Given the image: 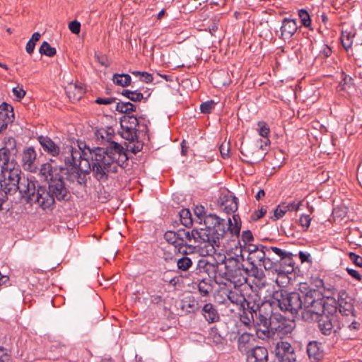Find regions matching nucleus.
Masks as SVG:
<instances>
[{"instance_id": "72a5a7b5", "label": "nucleus", "mask_w": 362, "mask_h": 362, "mask_svg": "<svg viewBox=\"0 0 362 362\" xmlns=\"http://www.w3.org/2000/svg\"><path fill=\"white\" fill-rule=\"evenodd\" d=\"M0 119H4L8 123H12L14 119V112L13 107L6 103H3L0 105Z\"/></svg>"}, {"instance_id": "f704fd0d", "label": "nucleus", "mask_w": 362, "mask_h": 362, "mask_svg": "<svg viewBox=\"0 0 362 362\" xmlns=\"http://www.w3.org/2000/svg\"><path fill=\"white\" fill-rule=\"evenodd\" d=\"M255 323L258 326L256 329V334L259 339L269 338L274 334L270 329L269 322L260 323V322H255Z\"/></svg>"}, {"instance_id": "c85d7f7f", "label": "nucleus", "mask_w": 362, "mask_h": 362, "mask_svg": "<svg viewBox=\"0 0 362 362\" xmlns=\"http://www.w3.org/2000/svg\"><path fill=\"white\" fill-rule=\"evenodd\" d=\"M356 39V33L353 30H342L341 35V42L349 55L353 49L354 45L355 44V40Z\"/></svg>"}, {"instance_id": "2f4dec72", "label": "nucleus", "mask_w": 362, "mask_h": 362, "mask_svg": "<svg viewBox=\"0 0 362 362\" xmlns=\"http://www.w3.org/2000/svg\"><path fill=\"white\" fill-rule=\"evenodd\" d=\"M259 249L257 250L256 252H251L247 257V260L251 265H259L261 266L262 262L264 259L265 257L268 255L267 247L260 245Z\"/></svg>"}, {"instance_id": "680f3d73", "label": "nucleus", "mask_w": 362, "mask_h": 362, "mask_svg": "<svg viewBox=\"0 0 362 362\" xmlns=\"http://www.w3.org/2000/svg\"><path fill=\"white\" fill-rule=\"evenodd\" d=\"M69 28L74 34H78L81 30V23L77 21H71L69 23Z\"/></svg>"}, {"instance_id": "a211bd4d", "label": "nucleus", "mask_w": 362, "mask_h": 362, "mask_svg": "<svg viewBox=\"0 0 362 362\" xmlns=\"http://www.w3.org/2000/svg\"><path fill=\"white\" fill-rule=\"evenodd\" d=\"M250 290L251 293H245V300L243 305V309L249 310V313L252 318V320L255 321L254 315L257 316V309L258 306L263 302L261 299L260 296L255 291L252 290V286H250V288H247Z\"/></svg>"}, {"instance_id": "2eb2a0df", "label": "nucleus", "mask_w": 362, "mask_h": 362, "mask_svg": "<svg viewBox=\"0 0 362 362\" xmlns=\"http://www.w3.org/2000/svg\"><path fill=\"white\" fill-rule=\"evenodd\" d=\"M354 300L348 292L341 289L337 294V308L342 315L354 317Z\"/></svg>"}, {"instance_id": "58836bf2", "label": "nucleus", "mask_w": 362, "mask_h": 362, "mask_svg": "<svg viewBox=\"0 0 362 362\" xmlns=\"http://www.w3.org/2000/svg\"><path fill=\"white\" fill-rule=\"evenodd\" d=\"M307 352L310 359L318 361L322 357V354L316 341H311L308 344Z\"/></svg>"}, {"instance_id": "412c9836", "label": "nucleus", "mask_w": 362, "mask_h": 362, "mask_svg": "<svg viewBox=\"0 0 362 362\" xmlns=\"http://www.w3.org/2000/svg\"><path fill=\"white\" fill-rule=\"evenodd\" d=\"M296 20L285 18L283 19L280 28V38L286 40L291 39L298 30Z\"/></svg>"}, {"instance_id": "cd10ccee", "label": "nucleus", "mask_w": 362, "mask_h": 362, "mask_svg": "<svg viewBox=\"0 0 362 362\" xmlns=\"http://www.w3.org/2000/svg\"><path fill=\"white\" fill-rule=\"evenodd\" d=\"M255 338L247 332L243 333L238 339V349L242 353H248L253 346Z\"/></svg>"}, {"instance_id": "79ce46f5", "label": "nucleus", "mask_w": 362, "mask_h": 362, "mask_svg": "<svg viewBox=\"0 0 362 362\" xmlns=\"http://www.w3.org/2000/svg\"><path fill=\"white\" fill-rule=\"evenodd\" d=\"M210 280L203 279L199 281L197 284V288L199 293L202 296H207L209 293L212 291V285L209 283Z\"/></svg>"}, {"instance_id": "b1692460", "label": "nucleus", "mask_w": 362, "mask_h": 362, "mask_svg": "<svg viewBox=\"0 0 362 362\" xmlns=\"http://www.w3.org/2000/svg\"><path fill=\"white\" fill-rule=\"evenodd\" d=\"M247 362H268V351L264 346H256L247 353Z\"/></svg>"}, {"instance_id": "f3484780", "label": "nucleus", "mask_w": 362, "mask_h": 362, "mask_svg": "<svg viewBox=\"0 0 362 362\" xmlns=\"http://www.w3.org/2000/svg\"><path fill=\"white\" fill-rule=\"evenodd\" d=\"M276 356L281 362H294L296 355L294 349L287 341L278 342L276 346Z\"/></svg>"}, {"instance_id": "f257e3e1", "label": "nucleus", "mask_w": 362, "mask_h": 362, "mask_svg": "<svg viewBox=\"0 0 362 362\" xmlns=\"http://www.w3.org/2000/svg\"><path fill=\"white\" fill-rule=\"evenodd\" d=\"M107 142L104 148L97 147L93 149L87 148L92 160V168L95 177L99 181H106L108 174L117 172L118 167L125 168L128 157L124 148L112 140L114 129H100L98 136Z\"/></svg>"}, {"instance_id": "c9c22d12", "label": "nucleus", "mask_w": 362, "mask_h": 362, "mask_svg": "<svg viewBox=\"0 0 362 362\" xmlns=\"http://www.w3.org/2000/svg\"><path fill=\"white\" fill-rule=\"evenodd\" d=\"M122 132L121 136L124 139L134 142L138 138L137 136V129L136 127H128V126H121Z\"/></svg>"}, {"instance_id": "9b49d317", "label": "nucleus", "mask_w": 362, "mask_h": 362, "mask_svg": "<svg viewBox=\"0 0 362 362\" xmlns=\"http://www.w3.org/2000/svg\"><path fill=\"white\" fill-rule=\"evenodd\" d=\"M47 190L56 201L66 202L70 198V192L66 186L63 176H59L48 182Z\"/></svg>"}, {"instance_id": "e2e57ef3", "label": "nucleus", "mask_w": 362, "mask_h": 362, "mask_svg": "<svg viewBox=\"0 0 362 362\" xmlns=\"http://www.w3.org/2000/svg\"><path fill=\"white\" fill-rule=\"evenodd\" d=\"M241 239L245 244H247L254 240V237L250 230H245L242 233Z\"/></svg>"}, {"instance_id": "39448f33", "label": "nucleus", "mask_w": 362, "mask_h": 362, "mask_svg": "<svg viewBox=\"0 0 362 362\" xmlns=\"http://www.w3.org/2000/svg\"><path fill=\"white\" fill-rule=\"evenodd\" d=\"M302 319L308 322H313L318 315L324 312L325 300L320 292L316 289H310L302 296Z\"/></svg>"}, {"instance_id": "4be33fe9", "label": "nucleus", "mask_w": 362, "mask_h": 362, "mask_svg": "<svg viewBox=\"0 0 362 362\" xmlns=\"http://www.w3.org/2000/svg\"><path fill=\"white\" fill-rule=\"evenodd\" d=\"M238 207V198L232 194H225L220 198V208L226 214H232Z\"/></svg>"}, {"instance_id": "9d476101", "label": "nucleus", "mask_w": 362, "mask_h": 362, "mask_svg": "<svg viewBox=\"0 0 362 362\" xmlns=\"http://www.w3.org/2000/svg\"><path fill=\"white\" fill-rule=\"evenodd\" d=\"M270 329L273 334H276L279 337H283L291 333L295 327V322L281 314L277 313L272 317L269 322Z\"/></svg>"}, {"instance_id": "69168bd1", "label": "nucleus", "mask_w": 362, "mask_h": 362, "mask_svg": "<svg viewBox=\"0 0 362 362\" xmlns=\"http://www.w3.org/2000/svg\"><path fill=\"white\" fill-rule=\"evenodd\" d=\"M194 214L198 217L200 221V223L204 220V217L207 215H205L204 208L203 206H197L194 209Z\"/></svg>"}, {"instance_id": "7c9ffc66", "label": "nucleus", "mask_w": 362, "mask_h": 362, "mask_svg": "<svg viewBox=\"0 0 362 362\" xmlns=\"http://www.w3.org/2000/svg\"><path fill=\"white\" fill-rule=\"evenodd\" d=\"M66 93L70 100L78 101L82 98L86 91L81 83H71L66 88Z\"/></svg>"}, {"instance_id": "6e6d98bb", "label": "nucleus", "mask_w": 362, "mask_h": 362, "mask_svg": "<svg viewBox=\"0 0 362 362\" xmlns=\"http://www.w3.org/2000/svg\"><path fill=\"white\" fill-rule=\"evenodd\" d=\"M186 229L182 228L177 230L176 232L177 239L180 244V248L181 250H186L184 249V246L185 245V235H186Z\"/></svg>"}, {"instance_id": "ea45409f", "label": "nucleus", "mask_w": 362, "mask_h": 362, "mask_svg": "<svg viewBox=\"0 0 362 362\" xmlns=\"http://www.w3.org/2000/svg\"><path fill=\"white\" fill-rule=\"evenodd\" d=\"M136 106L130 102H119L117 103L115 107V110L124 113V115H129L132 112H135Z\"/></svg>"}, {"instance_id": "f03ea898", "label": "nucleus", "mask_w": 362, "mask_h": 362, "mask_svg": "<svg viewBox=\"0 0 362 362\" xmlns=\"http://www.w3.org/2000/svg\"><path fill=\"white\" fill-rule=\"evenodd\" d=\"M84 150L81 151V146L77 149L69 146L59 154L60 159L64 162V166L59 167V171L67 175L66 179L69 182L86 185V175L93 171L90 156Z\"/></svg>"}, {"instance_id": "e433bc0d", "label": "nucleus", "mask_w": 362, "mask_h": 362, "mask_svg": "<svg viewBox=\"0 0 362 362\" xmlns=\"http://www.w3.org/2000/svg\"><path fill=\"white\" fill-rule=\"evenodd\" d=\"M112 80L114 84L121 87H127L132 83V77L127 74H115Z\"/></svg>"}, {"instance_id": "f8f14e48", "label": "nucleus", "mask_w": 362, "mask_h": 362, "mask_svg": "<svg viewBox=\"0 0 362 362\" xmlns=\"http://www.w3.org/2000/svg\"><path fill=\"white\" fill-rule=\"evenodd\" d=\"M317 322L320 332L325 336H329L337 332L334 329L337 322V316L334 314H326L325 311L318 315L313 322Z\"/></svg>"}, {"instance_id": "1a4fd4ad", "label": "nucleus", "mask_w": 362, "mask_h": 362, "mask_svg": "<svg viewBox=\"0 0 362 362\" xmlns=\"http://www.w3.org/2000/svg\"><path fill=\"white\" fill-rule=\"evenodd\" d=\"M18 153L16 141L13 138H8L4 146L0 148V168L7 170L16 168V158Z\"/></svg>"}, {"instance_id": "37998d69", "label": "nucleus", "mask_w": 362, "mask_h": 362, "mask_svg": "<svg viewBox=\"0 0 362 362\" xmlns=\"http://www.w3.org/2000/svg\"><path fill=\"white\" fill-rule=\"evenodd\" d=\"M180 219L181 223L185 227H190L192 225V219L191 212L188 209H182L180 213Z\"/></svg>"}, {"instance_id": "a18cd8bd", "label": "nucleus", "mask_w": 362, "mask_h": 362, "mask_svg": "<svg viewBox=\"0 0 362 362\" xmlns=\"http://www.w3.org/2000/svg\"><path fill=\"white\" fill-rule=\"evenodd\" d=\"M257 266L258 265H252L251 269L249 270V274L250 273L252 276L259 281V285L261 284L262 286H264L265 283L263 282L262 280L265 279V274L262 269H259Z\"/></svg>"}, {"instance_id": "7ed1b4c3", "label": "nucleus", "mask_w": 362, "mask_h": 362, "mask_svg": "<svg viewBox=\"0 0 362 362\" xmlns=\"http://www.w3.org/2000/svg\"><path fill=\"white\" fill-rule=\"evenodd\" d=\"M233 221L228 218L227 221L219 218L216 214H209L204 217L205 228L203 231L206 235V240L209 242L214 250L220 247V240L229 232L232 237L238 236L241 228V221L239 215L233 214Z\"/></svg>"}, {"instance_id": "49530a36", "label": "nucleus", "mask_w": 362, "mask_h": 362, "mask_svg": "<svg viewBox=\"0 0 362 362\" xmlns=\"http://www.w3.org/2000/svg\"><path fill=\"white\" fill-rule=\"evenodd\" d=\"M257 126L259 127L258 128V133H259V134L261 136L267 139V141H264V144H265L266 146L268 145L270 143V141L268 139V136H269V132H270V129H269V126L264 121L258 122Z\"/></svg>"}, {"instance_id": "13d9d810", "label": "nucleus", "mask_w": 362, "mask_h": 362, "mask_svg": "<svg viewBox=\"0 0 362 362\" xmlns=\"http://www.w3.org/2000/svg\"><path fill=\"white\" fill-rule=\"evenodd\" d=\"M349 258L356 266L362 267V257L354 252H350L349 253Z\"/></svg>"}, {"instance_id": "bb28decb", "label": "nucleus", "mask_w": 362, "mask_h": 362, "mask_svg": "<svg viewBox=\"0 0 362 362\" xmlns=\"http://www.w3.org/2000/svg\"><path fill=\"white\" fill-rule=\"evenodd\" d=\"M201 313L209 323L218 322L220 319L216 305L211 303H206L203 306Z\"/></svg>"}, {"instance_id": "dca6fc26", "label": "nucleus", "mask_w": 362, "mask_h": 362, "mask_svg": "<svg viewBox=\"0 0 362 362\" xmlns=\"http://www.w3.org/2000/svg\"><path fill=\"white\" fill-rule=\"evenodd\" d=\"M55 201L47 189L37 185V193L33 202H37L40 207L44 210L52 211L54 207Z\"/></svg>"}, {"instance_id": "a878e982", "label": "nucleus", "mask_w": 362, "mask_h": 362, "mask_svg": "<svg viewBox=\"0 0 362 362\" xmlns=\"http://www.w3.org/2000/svg\"><path fill=\"white\" fill-rule=\"evenodd\" d=\"M40 173L48 182L54 178H58L59 176H62V174H64V172H60L59 168H54L50 163L42 164Z\"/></svg>"}, {"instance_id": "052dcab7", "label": "nucleus", "mask_w": 362, "mask_h": 362, "mask_svg": "<svg viewBox=\"0 0 362 362\" xmlns=\"http://www.w3.org/2000/svg\"><path fill=\"white\" fill-rule=\"evenodd\" d=\"M267 250L269 252L268 255H270L271 252H273L279 257V259L284 257V256H285L286 253L287 252L286 251L276 247H267Z\"/></svg>"}, {"instance_id": "473e14b6", "label": "nucleus", "mask_w": 362, "mask_h": 362, "mask_svg": "<svg viewBox=\"0 0 362 362\" xmlns=\"http://www.w3.org/2000/svg\"><path fill=\"white\" fill-rule=\"evenodd\" d=\"M293 254L291 252H287L286 255L284 256L281 259H279V268L283 266L284 268L281 270L284 272L291 273L294 271V260L293 259Z\"/></svg>"}, {"instance_id": "c756f323", "label": "nucleus", "mask_w": 362, "mask_h": 362, "mask_svg": "<svg viewBox=\"0 0 362 362\" xmlns=\"http://www.w3.org/2000/svg\"><path fill=\"white\" fill-rule=\"evenodd\" d=\"M301 202H293L291 203H283L277 206L274 211V216L276 219L282 218L287 211H298L300 209Z\"/></svg>"}, {"instance_id": "c03bdc74", "label": "nucleus", "mask_w": 362, "mask_h": 362, "mask_svg": "<svg viewBox=\"0 0 362 362\" xmlns=\"http://www.w3.org/2000/svg\"><path fill=\"white\" fill-rule=\"evenodd\" d=\"M349 55L354 57L356 62H362V40L355 42Z\"/></svg>"}, {"instance_id": "4468645a", "label": "nucleus", "mask_w": 362, "mask_h": 362, "mask_svg": "<svg viewBox=\"0 0 362 362\" xmlns=\"http://www.w3.org/2000/svg\"><path fill=\"white\" fill-rule=\"evenodd\" d=\"M277 307V304L274 303V293L269 300L263 301L257 309V316L254 315L255 322H260V323H266L270 321V319L277 312H274V309Z\"/></svg>"}, {"instance_id": "aec40b11", "label": "nucleus", "mask_w": 362, "mask_h": 362, "mask_svg": "<svg viewBox=\"0 0 362 362\" xmlns=\"http://www.w3.org/2000/svg\"><path fill=\"white\" fill-rule=\"evenodd\" d=\"M37 158V153L33 146L25 148L22 153V166L25 170L34 173L37 170L35 160Z\"/></svg>"}, {"instance_id": "423d86ee", "label": "nucleus", "mask_w": 362, "mask_h": 362, "mask_svg": "<svg viewBox=\"0 0 362 362\" xmlns=\"http://www.w3.org/2000/svg\"><path fill=\"white\" fill-rule=\"evenodd\" d=\"M21 170L18 167L1 170L0 180V210L8 199V195H12L18 191L21 182Z\"/></svg>"}, {"instance_id": "bf43d9fd", "label": "nucleus", "mask_w": 362, "mask_h": 362, "mask_svg": "<svg viewBox=\"0 0 362 362\" xmlns=\"http://www.w3.org/2000/svg\"><path fill=\"white\" fill-rule=\"evenodd\" d=\"M356 65L353 69V76L354 78L362 80V62H356Z\"/></svg>"}, {"instance_id": "0e129e2a", "label": "nucleus", "mask_w": 362, "mask_h": 362, "mask_svg": "<svg viewBox=\"0 0 362 362\" xmlns=\"http://www.w3.org/2000/svg\"><path fill=\"white\" fill-rule=\"evenodd\" d=\"M144 99V95L138 90H132L130 95L129 100L133 102H140Z\"/></svg>"}, {"instance_id": "5701e85b", "label": "nucleus", "mask_w": 362, "mask_h": 362, "mask_svg": "<svg viewBox=\"0 0 362 362\" xmlns=\"http://www.w3.org/2000/svg\"><path fill=\"white\" fill-rule=\"evenodd\" d=\"M37 141L41 145L43 151L52 156H57L60 154V148L49 137L40 136Z\"/></svg>"}, {"instance_id": "0eeeda50", "label": "nucleus", "mask_w": 362, "mask_h": 362, "mask_svg": "<svg viewBox=\"0 0 362 362\" xmlns=\"http://www.w3.org/2000/svg\"><path fill=\"white\" fill-rule=\"evenodd\" d=\"M203 228L194 229L191 231L187 230L185 235V245L184 248L190 252H198L201 256H211L216 252L213 246L206 240V235Z\"/></svg>"}, {"instance_id": "4d7b16f0", "label": "nucleus", "mask_w": 362, "mask_h": 362, "mask_svg": "<svg viewBox=\"0 0 362 362\" xmlns=\"http://www.w3.org/2000/svg\"><path fill=\"white\" fill-rule=\"evenodd\" d=\"M215 103L214 100H209L202 103L200 105L201 112L204 114H209L214 108Z\"/></svg>"}, {"instance_id": "de8ad7c7", "label": "nucleus", "mask_w": 362, "mask_h": 362, "mask_svg": "<svg viewBox=\"0 0 362 362\" xmlns=\"http://www.w3.org/2000/svg\"><path fill=\"white\" fill-rule=\"evenodd\" d=\"M177 266L179 270L186 272L192 266V261L188 257L184 256L176 259Z\"/></svg>"}, {"instance_id": "6e6552de", "label": "nucleus", "mask_w": 362, "mask_h": 362, "mask_svg": "<svg viewBox=\"0 0 362 362\" xmlns=\"http://www.w3.org/2000/svg\"><path fill=\"white\" fill-rule=\"evenodd\" d=\"M274 303L283 312L296 315L302 308V296L298 292L278 290L274 292Z\"/></svg>"}, {"instance_id": "a19ab883", "label": "nucleus", "mask_w": 362, "mask_h": 362, "mask_svg": "<svg viewBox=\"0 0 362 362\" xmlns=\"http://www.w3.org/2000/svg\"><path fill=\"white\" fill-rule=\"evenodd\" d=\"M261 266H263L264 268L268 271L280 270L278 259H276L274 257H270V255H267L265 257L264 259L261 263Z\"/></svg>"}, {"instance_id": "338daca9", "label": "nucleus", "mask_w": 362, "mask_h": 362, "mask_svg": "<svg viewBox=\"0 0 362 362\" xmlns=\"http://www.w3.org/2000/svg\"><path fill=\"white\" fill-rule=\"evenodd\" d=\"M240 320L244 325L247 326H249L252 322L254 323L250 313H247L245 311H244L243 314L240 315Z\"/></svg>"}, {"instance_id": "3c124183", "label": "nucleus", "mask_w": 362, "mask_h": 362, "mask_svg": "<svg viewBox=\"0 0 362 362\" xmlns=\"http://www.w3.org/2000/svg\"><path fill=\"white\" fill-rule=\"evenodd\" d=\"M121 126H128L137 127L139 124L138 119L134 115H124L120 119Z\"/></svg>"}, {"instance_id": "393cba45", "label": "nucleus", "mask_w": 362, "mask_h": 362, "mask_svg": "<svg viewBox=\"0 0 362 362\" xmlns=\"http://www.w3.org/2000/svg\"><path fill=\"white\" fill-rule=\"evenodd\" d=\"M234 286L233 290H229L227 293L228 299L233 304L237 305H240L241 308H243L244 302L245 300V293H243V291H245L246 288L244 286Z\"/></svg>"}, {"instance_id": "20e7f679", "label": "nucleus", "mask_w": 362, "mask_h": 362, "mask_svg": "<svg viewBox=\"0 0 362 362\" xmlns=\"http://www.w3.org/2000/svg\"><path fill=\"white\" fill-rule=\"evenodd\" d=\"M242 255L225 257L223 260L225 272L220 275L235 286H244L245 288H250V285L246 284L249 269L244 267Z\"/></svg>"}, {"instance_id": "4c0bfd02", "label": "nucleus", "mask_w": 362, "mask_h": 362, "mask_svg": "<svg viewBox=\"0 0 362 362\" xmlns=\"http://www.w3.org/2000/svg\"><path fill=\"white\" fill-rule=\"evenodd\" d=\"M164 238L169 244L174 246L175 250H177L180 253H187V250H181V248H180V244L177 241L175 231L168 230L164 234Z\"/></svg>"}, {"instance_id": "864d4df0", "label": "nucleus", "mask_w": 362, "mask_h": 362, "mask_svg": "<svg viewBox=\"0 0 362 362\" xmlns=\"http://www.w3.org/2000/svg\"><path fill=\"white\" fill-rule=\"evenodd\" d=\"M209 339H211L215 344H222L224 341V338L218 333V329L212 327L209 333Z\"/></svg>"}, {"instance_id": "09e8293b", "label": "nucleus", "mask_w": 362, "mask_h": 362, "mask_svg": "<svg viewBox=\"0 0 362 362\" xmlns=\"http://www.w3.org/2000/svg\"><path fill=\"white\" fill-rule=\"evenodd\" d=\"M298 16H299V18L300 19L302 25L305 28H308L313 30L310 28L312 21H311V18H310V14L308 13V12L305 9L301 8V9L298 10Z\"/></svg>"}, {"instance_id": "ddd939ff", "label": "nucleus", "mask_w": 362, "mask_h": 362, "mask_svg": "<svg viewBox=\"0 0 362 362\" xmlns=\"http://www.w3.org/2000/svg\"><path fill=\"white\" fill-rule=\"evenodd\" d=\"M262 145L259 146L255 143H242L240 151L244 158L243 160L250 164L259 162L263 158V153L261 151Z\"/></svg>"}, {"instance_id": "6ab92c4d", "label": "nucleus", "mask_w": 362, "mask_h": 362, "mask_svg": "<svg viewBox=\"0 0 362 362\" xmlns=\"http://www.w3.org/2000/svg\"><path fill=\"white\" fill-rule=\"evenodd\" d=\"M36 182L28 178H21L18 190L22 197L25 198L27 202L31 203L33 202L37 193Z\"/></svg>"}, {"instance_id": "774afa93", "label": "nucleus", "mask_w": 362, "mask_h": 362, "mask_svg": "<svg viewBox=\"0 0 362 362\" xmlns=\"http://www.w3.org/2000/svg\"><path fill=\"white\" fill-rule=\"evenodd\" d=\"M347 273L355 280L361 281L362 279V276L359 274V272L354 269H351L347 267L346 269Z\"/></svg>"}, {"instance_id": "603ef678", "label": "nucleus", "mask_w": 362, "mask_h": 362, "mask_svg": "<svg viewBox=\"0 0 362 362\" xmlns=\"http://www.w3.org/2000/svg\"><path fill=\"white\" fill-rule=\"evenodd\" d=\"M214 264H210L206 259H201L197 264V270L199 273H207L209 275V270L214 269Z\"/></svg>"}, {"instance_id": "8fccbe9b", "label": "nucleus", "mask_w": 362, "mask_h": 362, "mask_svg": "<svg viewBox=\"0 0 362 362\" xmlns=\"http://www.w3.org/2000/svg\"><path fill=\"white\" fill-rule=\"evenodd\" d=\"M39 52L41 54L49 57H54L57 53L56 49L51 47V45L46 41L42 43Z\"/></svg>"}, {"instance_id": "5fc2aeb1", "label": "nucleus", "mask_w": 362, "mask_h": 362, "mask_svg": "<svg viewBox=\"0 0 362 362\" xmlns=\"http://www.w3.org/2000/svg\"><path fill=\"white\" fill-rule=\"evenodd\" d=\"M311 217L310 216V215H307V214H301L300 218H299V220H298V223L299 225L300 226V227L302 228V230L303 231H307L310 226V223H311Z\"/></svg>"}]
</instances>
